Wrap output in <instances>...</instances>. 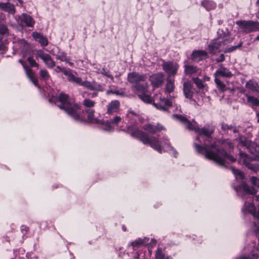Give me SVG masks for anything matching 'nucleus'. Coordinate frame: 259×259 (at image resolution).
Wrapping results in <instances>:
<instances>
[{"label":"nucleus","instance_id":"nucleus-64","mask_svg":"<svg viewBox=\"0 0 259 259\" xmlns=\"http://www.w3.org/2000/svg\"><path fill=\"white\" fill-rule=\"evenodd\" d=\"M255 200L259 202V195L255 196Z\"/></svg>","mask_w":259,"mask_h":259},{"label":"nucleus","instance_id":"nucleus-11","mask_svg":"<svg viewBox=\"0 0 259 259\" xmlns=\"http://www.w3.org/2000/svg\"><path fill=\"white\" fill-rule=\"evenodd\" d=\"M153 105L158 109L161 111H167L172 105L171 102L164 97H159L158 103H153Z\"/></svg>","mask_w":259,"mask_h":259},{"label":"nucleus","instance_id":"nucleus-47","mask_svg":"<svg viewBox=\"0 0 259 259\" xmlns=\"http://www.w3.org/2000/svg\"><path fill=\"white\" fill-rule=\"evenodd\" d=\"M110 94H115V95H119L120 96H124V92L119 91V90H108L106 92L107 95H109Z\"/></svg>","mask_w":259,"mask_h":259},{"label":"nucleus","instance_id":"nucleus-46","mask_svg":"<svg viewBox=\"0 0 259 259\" xmlns=\"http://www.w3.org/2000/svg\"><path fill=\"white\" fill-rule=\"evenodd\" d=\"M242 42H240L238 45L237 46H232L231 47H230V48H226L225 51H224V52L225 53H230V52H233V51L235 50L236 49H237V48H239L240 47H241L242 46Z\"/></svg>","mask_w":259,"mask_h":259},{"label":"nucleus","instance_id":"nucleus-48","mask_svg":"<svg viewBox=\"0 0 259 259\" xmlns=\"http://www.w3.org/2000/svg\"><path fill=\"white\" fill-rule=\"evenodd\" d=\"M232 172L236 176V177L240 179H242L243 178V175L240 170L235 169L234 167L232 168Z\"/></svg>","mask_w":259,"mask_h":259},{"label":"nucleus","instance_id":"nucleus-37","mask_svg":"<svg viewBox=\"0 0 259 259\" xmlns=\"http://www.w3.org/2000/svg\"><path fill=\"white\" fill-rule=\"evenodd\" d=\"M55 71L57 73H58L59 72H62L64 75L67 76L69 73L70 72L71 70L69 69L62 67L60 66H57L55 69Z\"/></svg>","mask_w":259,"mask_h":259},{"label":"nucleus","instance_id":"nucleus-10","mask_svg":"<svg viewBox=\"0 0 259 259\" xmlns=\"http://www.w3.org/2000/svg\"><path fill=\"white\" fill-rule=\"evenodd\" d=\"M164 75L162 72L152 74L149 77V80L151 82V85L154 88H159L161 86L164 82Z\"/></svg>","mask_w":259,"mask_h":259},{"label":"nucleus","instance_id":"nucleus-7","mask_svg":"<svg viewBox=\"0 0 259 259\" xmlns=\"http://www.w3.org/2000/svg\"><path fill=\"white\" fill-rule=\"evenodd\" d=\"M239 144L242 146L245 147L252 154L258 152L259 147L254 143L247 140L245 137L239 136L238 138Z\"/></svg>","mask_w":259,"mask_h":259},{"label":"nucleus","instance_id":"nucleus-45","mask_svg":"<svg viewBox=\"0 0 259 259\" xmlns=\"http://www.w3.org/2000/svg\"><path fill=\"white\" fill-rule=\"evenodd\" d=\"M27 60L30 66L36 67L37 68L39 67V64L36 62L35 60L33 59L32 57H28L27 59Z\"/></svg>","mask_w":259,"mask_h":259},{"label":"nucleus","instance_id":"nucleus-32","mask_svg":"<svg viewBox=\"0 0 259 259\" xmlns=\"http://www.w3.org/2000/svg\"><path fill=\"white\" fill-rule=\"evenodd\" d=\"M201 5L203 7H204L207 11H209L210 10L213 9L215 7V4L209 1H203Z\"/></svg>","mask_w":259,"mask_h":259},{"label":"nucleus","instance_id":"nucleus-26","mask_svg":"<svg viewBox=\"0 0 259 259\" xmlns=\"http://www.w3.org/2000/svg\"><path fill=\"white\" fill-rule=\"evenodd\" d=\"M85 112L87 113V119L89 122L93 123H98L99 120L94 118L95 110L93 109H88L85 110Z\"/></svg>","mask_w":259,"mask_h":259},{"label":"nucleus","instance_id":"nucleus-9","mask_svg":"<svg viewBox=\"0 0 259 259\" xmlns=\"http://www.w3.org/2000/svg\"><path fill=\"white\" fill-rule=\"evenodd\" d=\"M162 67L163 70L170 77V76H175L177 74L179 65L172 62L163 61Z\"/></svg>","mask_w":259,"mask_h":259},{"label":"nucleus","instance_id":"nucleus-13","mask_svg":"<svg viewBox=\"0 0 259 259\" xmlns=\"http://www.w3.org/2000/svg\"><path fill=\"white\" fill-rule=\"evenodd\" d=\"M172 117L174 119H176L185 125V127L189 130L191 131L192 128H194L193 127L194 122H191L190 120L187 119L186 117L183 116L182 115L174 114L172 115Z\"/></svg>","mask_w":259,"mask_h":259},{"label":"nucleus","instance_id":"nucleus-16","mask_svg":"<svg viewBox=\"0 0 259 259\" xmlns=\"http://www.w3.org/2000/svg\"><path fill=\"white\" fill-rule=\"evenodd\" d=\"M183 92L186 98L191 99L194 94L193 85L191 82H185L183 84Z\"/></svg>","mask_w":259,"mask_h":259},{"label":"nucleus","instance_id":"nucleus-39","mask_svg":"<svg viewBox=\"0 0 259 259\" xmlns=\"http://www.w3.org/2000/svg\"><path fill=\"white\" fill-rule=\"evenodd\" d=\"M91 90L102 92L104 90V89L100 84H99L95 81H93Z\"/></svg>","mask_w":259,"mask_h":259},{"label":"nucleus","instance_id":"nucleus-60","mask_svg":"<svg viewBox=\"0 0 259 259\" xmlns=\"http://www.w3.org/2000/svg\"><path fill=\"white\" fill-rule=\"evenodd\" d=\"M256 31H259V22L256 21Z\"/></svg>","mask_w":259,"mask_h":259},{"label":"nucleus","instance_id":"nucleus-55","mask_svg":"<svg viewBox=\"0 0 259 259\" xmlns=\"http://www.w3.org/2000/svg\"><path fill=\"white\" fill-rule=\"evenodd\" d=\"M128 113H131L133 115L136 116H138V114L134 111H129L128 112Z\"/></svg>","mask_w":259,"mask_h":259},{"label":"nucleus","instance_id":"nucleus-42","mask_svg":"<svg viewBox=\"0 0 259 259\" xmlns=\"http://www.w3.org/2000/svg\"><path fill=\"white\" fill-rule=\"evenodd\" d=\"M143 93L141 95H139V97L140 98L146 103H150L152 101V99L150 96L146 95L145 94V92H143Z\"/></svg>","mask_w":259,"mask_h":259},{"label":"nucleus","instance_id":"nucleus-53","mask_svg":"<svg viewBox=\"0 0 259 259\" xmlns=\"http://www.w3.org/2000/svg\"><path fill=\"white\" fill-rule=\"evenodd\" d=\"M225 60V56L224 54H221L219 58L216 59L215 61L217 62H222Z\"/></svg>","mask_w":259,"mask_h":259},{"label":"nucleus","instance_id":"nucleus-12","mask_svg":"<svg viewBox=\"0 0 259 259\" xmlns=\"http://www.w3.org/2000/svg\"><path fill=\"white\" fill-rule=\"evenodd\" d=\"M18 19L21 25H25L28 27H33L35 23V21L32 18L25 13H23L19 16Z\"/></svg>","mask_w":259,"mask_h":259},{"label":"nucleus","instance_id":"nucleus-1","mask_svg":"<svg viewBox=\"0 0 259 259\" xmlns=\"http://www.w3.org/2000/svg\"><path fill=\"white\" fill-rule=\"evenodd\" d=\"M194 127L191 131H194L198 134L196 140L200 141V139L204 141L203 144L195 143L194 146L196 151L199 153H204L206 158L212 160L221 166H224L225 159H227L232 162H235L236 159L231 155L228 154L224 149L218 148L215 143L209 145L211 142V135L214 132V127L212 125H207L200 128L198 127L197 123L194 122Z\"/></svg>","mask_w":259,"mask_h":259},{"label":"nucleus","instance_id":"nucleus-52","mask_svg":"<svg viewBox=\"0 0 259 259\" xmlns=\"http://www.w3.org/2000/svg\"><path fill=\"white\" fill-rule=\"evenodd\" d=\"M121 118L120 116H116L110 121V122L117 124L121 121Z\"/></svg>","mask_w":259,"mask_h":259},{"label":"nucleus","instance_id":"nucleus-21","mask_svg":"<svg viewBox=\"0 0 259 259\" xmlns=\"http://www.w3.org/2000/svg\"><path fill=\"white\" fill-rule=\"evenodd\" d=\"M143 128L150 133L155 134L158 132H160L163 129L162 125L157 124V125H153L151 124L148 123L143 126Z\"/></svg>","mask_w":259,"mask_h":259},{"label":"nucleus","instance_id":"nucleus-61","mask_svg":"<svg viewBox=\"0 0 259 259\" xmlns=\"http://www.w3.org/2000/svg\"><path fill=\"white\" fill-rule=\"evenodd\" d=\"M153 243L154 245H155L156 243V241L154 239H151V243Z\"/></svg>","mask_w":259,"mask_h":259},{"label":"nucleus","instance_id":"nucleus-30","mask_svg":"<svg viewBox=\"0 0 259 259\" xmlns=\"http://www.w3.org/2000/svg\"><path fill=\"white\" fill-rule=\"evenodd\" d=\"M218 143H220L221 146L225 148L226 149L232 150L234 148V145L233 143L228 139L220 140Z\"/></svg>","mask_w":259,"mask_h":259},{"label":"nucleus","instance_id":"nucleus-6","mask_svg":"<svg viewBox=\"0 0 259 259\" xmlns=\"http://www.w3.org/2000/svg\"><path fill=\"white\" fill-rule=\"evenodd\" d=\"M236 23L246 33L256 31V21L239 20L236 21Z\"/></svg>","mask_w":259,"mask_h":259},{"label":"nucleus","instance_id":"nucleus-20","mask_svg":"<svg viewBox=\"0 0 259 259\" xmlns=\"http://www.w3.org/2000/svg\"><path fill=\"white\" fill-rule=\"evenodd\" d=\"M208 55L207 53L203 50L194 51L192 54V59L195 62L207 58Z\"/></svg>","mask_w":259,"mask_h":259},{"label":"nucleus","instance_id":"nucleus-56","mask_svg":"<svg viewBox=\"0 0 259 259\" xmlns=\"http://www.w3.org/2000/svg\"><path fill=\"white\" fill-rule=\"evenodd\" d=\"M209 79H210V78L208 76H207L205 75L204 76V77H203L204 81H208V80H209Z\"/></svg>","mask_w":259,"mask_h":259},{"label":"nucleus","instance_id":"nucleus-59","mask_svg":"<svg viewBox=\"0 0 259 259\" xmlns=\"http://www.w3.org/2000/svg\"><path fill=\"white\" fill-rule=\"evenodd\" d=\"M21 230L22 231H23V230H25V232H27L28 231L27 228L25 226H22L21 227Z\"/></svg>","mask_w":259,"mask_h":259},{"label":"nucleus","instance_id":"nucleus-51","mask_svg":"<svg viewBox=\"0 0 259 259\" xmlns=\"http://www.w3.org/2000/svg\"><path fill=\"white\" fill-rule=\"evenodd\" d=\"M221 128L223 131L226 132L229 130H232L233 128V126L232 125H229L227 124L223 123H222Z\"/></svg>","mask_w":259,"mask_h":259},{"label":"nucleus","instance_id":"nucleus-63","mask_svg":"<svg viewBox=\"0 0 259 259\" xmlns=\"http://www.w3.org/2000/svg\"><path fill=\"white\" fill-rule=\"evenodd\" d=\"M242 259H251L249 256H243L242 257Z\"/></svg>","mask_w":259,"mask_h":259},{"label":"nucleus","instance_id":"nucleus-3","mask_svg":"<svg viewBox=\"0 0 259 259\" xmlns=\"http://www.w3.org/2000/svg\"><path fill=\"white\" fill-rule=\"evenodd\" d=\"M126 132L132 137L138 139L144 144L149 145L159 153L162 151L160 142L154 137H149L148 135L138 129L137 126L133 125L128 126Z\"/></svg>","mask_w":259,"mask_h":259},{"label":"nucleus","instance_id":"nucleus-2","mask_svg":"<svg viewBox=\"0 0 259 259\" xmlns=\"http://www.w3.org/2000/svg\"><path fill=\"white\" fill-rule=\"evenodd\" d=\"M60 104L58 105L60 109L63 110L69 116L74 120L78 121L83 120L81 115L80 107L77 104L74 103L73 100L65 94L61 93L58 97Z\"/></svg>","mask_w":259,"mask_h":259},{"label":"nucleus","instance_id":"nucleus-23","mask_svg":"<svg viewBox=\"0 0 259 259\" xmlns=\"http://www.w3.org/2000/svg\"><path fill=\"white\" fill-rule=\"evenodd\" d=\"M0 9L5 12L14 14L15 8L13 4L10 3H3L0 2Z\"/></svg>","mask_w":259,"mask_h":259},{"label":"nucleus","instance_id":"nucleus-24","mask_svg":"<svg viewBox=\"0 0 259 259\" xmlns=\"http://www.w3.org/2000/svg\"><path fill=\"white\" fill-rule=\"evenodd\" d=\"M250 162V158L245 153L240 152L239 153V158L238 159V162L249 166L250 168L249 163Z\"/></svg>","mask_w":259,"mask_h":259},{"label":"nucleus","instance_id":"nucleus-29","mask_svg":"<svg viewBox=\"0 0 259 259\" xmlns=\"http://www.w3.org/2000/svg\"><path fill=\"white\" fill-rule=\"evenodd\" d=\"M175 80L174 78H167L165 86V92L168 93H171L174 91Z\"/></svg>","mask_w":259,"mask_h":259},{"label":"nucleus","instance_id":"nucleus-19","mask_svg":"<svg viewBox=\"0 0 259 259\" xmlns=\"http://www.w3.org/2000/svg\"><path fill=\"white\" fill-rule=\"evenodd\" d=\"M184 67V72L185 74L189 76H192L195 74L200 75L201 73V71L200 70V69L193 65H185Z\"/></svg>","mask_w":259,"mask_h":259},{"label":"nucleus","instance_id":"nucleus-28","mask_svg":"<svg viewBox=\"0 0 259 259\" xmlns=\"http://www.w3.org/2000/svg\"><path fill=\"white\" fill-rule=\"evenodd\" d=\"M245 87L252 91V92H256L259 93V85L258 84L251 80H249L246 82Z\"/></svg>","mask_w":259,"mask_h":259},{"label":"nucleus","instance_id":"nucleus-34","mask_svg":"<svg viewBox=\"0 0 259 259\" xmlns=\"http://www.w3.org/2000/svg\"><path fill=\"white\" fill-rule=\"evenodd\" d=\"M192 80L199 89H202L205 86V85L203 83L202 80L199 79L198 77L192 78Z\"/></svg>","mask_w":259,"mask_h":259},{"label":"nucleus","instance_id":"nucleus-43","mask_svg":"<svg viewBox=\"0 0 259 259\" xmlns=\"http://www.w3.org/2000/svg\"><path fill=\"white\" fill-rule=\"evenodd\" d=\"M100 73L102 74L103 75L108 77V78H110L112 80H114L113 76L110 74V70L108 68H106L105 67L103 68Z\"/></svg>","mask_w":259,"mask_h":259},{"label":"nucleus","instance_id":"nucleus-4","mask_svg":"<svg viewBox=\"0 0 259 259\" xmlns=\"http://www.w3.org/2000/svg\"><path fill=\"white\" fill-rule=\"evenodd\" d=\"M147 76L144 74L133 72L127 75L129 82L134 84L133 87L138 91L146 92L148 91V84L147 82Z\"/></svg>","mask_w":259,"mask_h":259},{"label":"nucleus","instance_id":"nucleus-40","mask_svg":"<svg viewBox=\"0 0 259 259\" xmlns=\"http://www.w3.org/2000/svg\"><path fill=\"white\" fill-rule=\"evenodd\" d=\"M8 29L7 26L4 23H2L0 21V40L2 38V35H4L8 32Z\"/></svg>","mask_w":259,"mask_h":259},{"label":"nucleus","instance_id":"nucleus-50","mask_svg":"<svg viewBox=\"0 0 259 259\" xmlns=\"http://www.w3.org/2000/svg\"><path fill=\"white\" fill-rule=\"evenodd\" d=\"M251 184L255 187L259 188V179L255 177L250 178Z\"/></svg>","mask_w":259,"mask_h":259},{"label":"nucleus","instance_id":"nucleus-15","mask_svg":"<svg viewBox=\"0 0 259 259\" xmlns=\"http://www.w3.org/2000/svg\"><path fill=\"white\" fill-rule=\"evenodd\" d=\"M214 75L215 77L220 76L224 77L230 78L233 76V74L228 69L225 67L223 64H221L219 68L214 73Z\"/></svg>","mask_w":259,"mask_h":259},{"label":"nucleus","instance_id":"nucleus-18","mask_svg":"<svg viewBox=\"0 0 259 259\" xmlns=\"http://www.w3.org/2000/svg\"><path fill=\"white\" fill-rule=\"evenodd\" d=\"M19 49L23 56L29 54L30 50L29 44L24 39H20L18 41Z\"/></svg>","mask_w":259,"mask_h":259},{"label":"nucleus","instance_id":"nucleus-62","mask_svg":"<svg viewBox=\"0 0 259 259\" xmlns=\"http://www.w3.org/2000/svg\"><path fill=\"white\" fill-rule=\"evenodd\" d=\"M233 132L234 133H238V130L236 128H235L234 126H233Z\"/></svg>","mask_w":259,"mask_h":259},{"label":"nucleus","instance_id":"nucleus-49","mask_svg":"<svg viewBox=\"0 0 259 259\" xmlns=\"http://www.w3.org/2000/svg\"><path fill=\"white\" fill-rule=\"evenodd\" d=\"M93 82H90L88 80L82 81L81 86H83L90 90H92Z\"/></svg>","mask_w":259,"mask_h":259},{"label":"nucleus","instance_id":"nucleus-35","mask_svg":"<svg viewBox=\"0 0 259 259\" xmlns=\"http://www.w3.org/2000/svg\"><path fill=\"white\" fill-rule=\"evenodd\" d=\"M246 96L247 102L250 103L253 106H259V100L256 98L248 95H246Z\"/></svg>","mask_w":259,"mask_h":259},{"label":"nucleus","instance_id":"nucleus-5","mask_svg":"<svg viewBox=\"0 0 259 259\" xmlns=\"http://www.w3.org/2000/svg\"><path fill=\"white\" fill-rule=\"evenodd\" d=\"M233 40V38L225 39L223 40H215L210 43L208 48L210 53L215 54L221 52L222 49L227 44L231 42Z\"/></svg>","mask_w":259,"mask_h":259},{"label":"nucleus","instance_id":"nucleus-58","mask_svg":"<svg viewBox=\"0 0 259 259\" xmlns=\"http://www.w3.org/2000/svg\"><path fill=\"white\" fill-rule=\"evenodd\" d=\"M98 96V93L96 92L93 93L92 94V97L94 98Z\"/></svg>","mask_w":259,"mask_h":259},{"label":"nucleus","instance_id":"nucleus-22","mask_svg":"<svg viewBox=\"0 0 259 259\" xmlns=\"http://www.w3.org/2000/svg\"><path fill=\"white\" fill-rule=\"evenodd\" d=\"M33 38L38 41L42 46H47L48 45V41L46 37L37 32H33L32 33Z\"/></svg>","mask_w":259,"mask_h":259},{"label":"nucleus","instance_id":"nucleus-33","mask_svg":"<svg viewBox=\"0 0 259 259\" xmlns=\"http://www.w3.org/2000/svg\"><path fill=\"white\" fill-rule=\"evenodd\" d=\"M95 104L96 103L95 101L88 98L85 99L82 102L83 105L89 109H92V107L95 106Z\"/></svg>","mask_w":259,"mask_h":259},{"label":"nucleus","instance_id":"nucleus-54","mask_svg":"<svg viewBox=\"0 0 259 259\" xmlns=\"http://www.w3.org/2000/svg\"><path fill=\"white\" fill-rule=\"evenodd\" d=\"M110 123H111V122H107L105 125V130H106V131H110L112 127L111 126V125H110Z\"/></svg>","mask_w":259,"mask_h":259},{"label":"nucleus","instance_id":"nucleus-44","mask_svg":"<svg viewBox=\"0 0 259 259\" xmlns=\"http://www.w3.org/2000/svg\"><path fill=\"white\" fill-rule=\"evenodd\" d=\"M165 254L163 252L162 248H158L155 253V259H164Z\"/></svg>","mask_w":259,"mask_h":259},{"label":"nucleus","instance_id":"nucleus-14","mask_svg":"<svg viewBox=\"0 0 259 259\" xmlns=\"http://www.w3.org/2000/svg\"><path fill=\"white\" fill-rule=\"evenodd\" d=\"M120 103L118 100H113L107 105V112L108 114L117 112L120 108Z\"/></svg>","mask_w":259,"mask_h":259},{"label":"nucleus","instance_id":"nucleus-17","mask_svg":"<svg viewBox=\"0 0 259 259\" xmlns=\"http://www.w3.org/2000/svg\"><path fill=\"white\" fill-rule=\"evenodd\" d=\"M23 68L25 69L27 76L36 87H38V80L36 77L35 73L32 70L25 65H23Z\"/></svg>","mask_w":259,"mask_h":259},{"label":"nucleus","instance_id":"nucleus-57","mask_svg":"<svg viewBox=\"0 0 259 259\" xmlns=\"http://www.w3.org/2000/svg\"><path fill=\"white\" fill-rule=\"evenodd\" d=\"M256 117L257 118V122L259 123V111L256 112Z\"/></svg>","mask_w":259,"mask_h":259},{"label":"nucleus","instance_id":"nucleus-36","mask_svg":"<svg viewBox=\"0 0 259 259\" xmlns=\"http://www.w3.org/2000/svg\"><path fill=\"white\" fill-rule=\"evenodd\" d=\"M39 75L40 79L44 80H47L50 77L48 71L46 69H41L39 71Z\"/></svg>","mask_w":259,"mask_h":259},{"label":"nucleus","instance_id":"nucleus-41","mask_svg":"<svg viewBox=\"0 0 259 259\" xmlns=\"http://www.w3.org/2000/svg\"><path fill=\"white\" fill-rule=\"evenodd\" d=\"M56 59L60 60L61 61H64L68 62V59L66 56V55L64 52L59 53L58 54L56 55Z\"/></svg>","mask_w":259,"mask_h":259},{"label":"nucleus","instance_id":"nucleus-27","mask_svg":"<svg viewBox=\"0 0 259 259\" xmlns=\"http://www.w3.org/2000/svg\"><path fill=\"white\" fill-rule=\"evenodd\" d=\"M67 79L69 81L79 85H81L83 81L81 77L74 76L71 71L67 76Z\"/></svg>","mask_w":259,"mask_h":259},{"label":"nucleus","instance_id":"nucleus-8","mask_svg":"<svg viewBox=\"0 0 259 259\" xmlns=\"http://www.w3.org/2000/svg\"><path fill=\"white\" fill-rule=\"evenodd\" d=\"M36 58H40L42 59L47 67L53 68L56 65L55 61L53 60L51 56L44 53L41 50H39L36 53Z\"/></svg>","mask_w":259,"mask_h":259},{"label":"nucleus","instance_id":"nucleus-31","mask_svg":"<svg viewBox=\"0 0 259 259\" xmlns=\"http://www.w3.org/2000/svg\"><path fill=\"white\" fill-rule=\"evenodd\" d=\"M240 188L244 191L246 194H253L256 193V190L252 188H250L249 186L246 185L244 183H242L240 185Z\"/></svg>","mask_w":259,"mask_h":259},{"label":"nucleus","instance_id":"nucleus-38","mask_svg":"<svg viewBox=\"0 0 259 259\" xmlns=\"http://www.w3.org/2000/svg\"><path fill=\"white\" fill-rule=\"evenodd\" d=\"M214 81L219 89L222 91H225L226 90V85L222 81L217 77L215 78Z\"/></svg>","mask_w":259,"mask_h":259},{"label":"nucleus","instance_id":"nucleus-25","mask_svg":"<svg viewBox=\"0 0 259 259\" xmlns=\"http://www.w3.org/2000/svg\"><path fill=\"white\" fill-rule=\"evenodd\" d=\"M149 239L147 238H144V239L139 238L138 239L136 240L131 243V245L133 246V249H135L136 248H139L142 245H146L149 244L148 243Z\"/></svg>","mask_w":259,"mask_h":259}]
</instances>
